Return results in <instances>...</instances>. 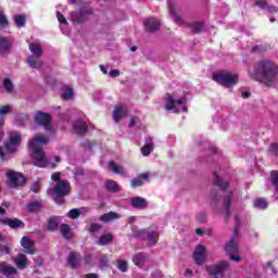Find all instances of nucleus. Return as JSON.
<instances>
[{
  "label": "nucleus",
  "instance_id": "473e14b6",
  "mask_svg": "<svg viewBox=\"0 0 278 278\" xmlns=\"http://www.w3.org/2000/svg\"><path fill=\"white\" fill-rule=\"evenodd\" d=\"M148 238V245L155 247L157 244V240H160V232L152 231L147 235Z\"/></svg>",
  "mask_w": 278,
  "mask_h": 278
},
{
  "label": "nucleus",
  "instance_id": "37998d69",
  "mask_svg": "<svg viewBox=\"0 0 278 278\" xmlns=\"http://www.w3.org/2000/svg\"><path fill=\"white\" fill-rule=\"evenodd\" d=\"M11 247H12V243L7 242V241H4V243H0V253L2 255H9Z\"/></svg>",
  "mask_w": 278,
  "mask_h": 278
},
{
  "label": "nucleus",
  "instance_id": "aec40b11",
  "mask_svg": "<svg viewBox=\"0 0 278 278\" xmlns=\"http://www.w3.org/2000/svg\"><path fill=\"white\" fill-rule=\"evenodd\" d=\"M73 131L77 134V136H84V134L88 131V125L84 121H76L73 124Z\"/></svg>",
  "mask_w": 278,
  "mask_h": 278
},
{
  "label": "nucleus",
  "instance_id": "c03bdc74",
  "mask_svg": "<svg viewBox=\"0 0 278 278\" xmlns=\"http://www.w3.org/2000/svg\"><path fill=\"white\" fill-rule=\"evenodd\" d=\"M214 182L218 186V188H220V190H227V187L229 186V182L224 181L218 176H215Z\"/></svg>",
  "mask_w": 278,
  "mask_h": 278
},
{
  "label": "nucleus",
  "instance_id": "58836bf2",
  "mask_svg": "<svg viewBox=\"0 0 278 278\" xmlns=\"http://www.w3.org/2000/svg\"><path fill=\"white\" fill-rule=\"evenodd\" d=\"M14 23L16 27H25L26 17L23 14H17L14 16Z\"/></svg>",
  "mask_w": 278,
  "mask_h": 278
},
{
  "label": "nucleus",
  "instance_id": "8fccbe9b",
  "mask_svg": "<svg viewBox=\"0 0 278 278\" xmlns=\"http://www.w3.org/2000/svg\"><path fill=\"white\" fill-rule=\"evenodd\" d=\"M74 177L75 179H79V177H84V175H86V170L84 169V167H76L74 170Z\"/></svg>",
  "mask_w": 278,
  "mask_h": 278
},
{
  "label": "nucleus",
  "instance_id": "0eeeda50",
  "mask_svg": "<svg viewBox=\"0 0 278 278\" xmlns=\"http://www.w3.org/2000/svg\"><path fill=\"white\" fill-rule=\"evenodd\" d=\"M240 227L236 226L230 240L224 245V251L228 255H236L238 253V245L240 244Z\"/></svg>",
  "mask_w": 278,
  "mask_h": 278
},
{
  "label": "nucleus",
  "instance_id": "13d9d810",
  "mask_svg": "<svg viewBox=\"0 0 278 278\" xmlns=\"http://www.w3.org/2000/svg\"><path fill=\"white\" fill-rule=\"evenodd\" d=\"M0 27H8V17L0 12Z\"/></svg>",
  "mask_w": 278,
  "mask_h": 278
},
{
  "label": "nucleus",
  "instance_id": "49530a36",
  "mask_svg": "<svg viewBox=\"0 0 278 278\" xmlns=\"http://www.w3.org/2000/svg\"><path fill=\"white\" fill-rule=\"evenodd\" d=\"M270 181H271L275 190H278V172L277 170H273L270 173Z\"/></svg>",
  "mask_w": 278,
  "mask_h": 278
},
{
  "label": "nucleus",
  "instance_id": "69168bd1",
  "mask_svg": "<svg viewBox=\"0 0 278 278\" xmlns=\"http://www.w3.org/2000/svg\"><path fill=\"white\" fill-rule=\"evenodd\" d=\"M229 257L232 262H242V256H236L233 254H229Z\"/></svg>",
  "mask_w": 278,
  "mask_h": 278
},
{
  "label": "nucleus",
  "instance_id": "c9c22d12",
  "mask_svg": "<svg viewBox=\"0 0 278 278\" xmlns=\"http://www.w3.org/2000/svg\"><path fill=\"white\" fill-rule=\"evenodd\" d=\"M233 197V193L229 192L224 197V206L226 211V218H229V207L231 205V199Z\"/></svg>",
  "mask_w": 278,
  "mask_h": 278
},
{
  "label": "nucleus",
  "instance_id": "e433bc0d",
  "mask_svg": "<svg viewBox=\"0 0 278 278\" xmlns=\"http://www.w3.org/2000/svg\"><path fill=\"white\" fill-rule=\"evenodd\" d=\"M128 127L130 129L135 128V129H141L142 128V122L140 121V117L138 116H132L130 118V122L128 124Z\"/></svg>",
  "mask_w": 278,
  "mask_h": 278
},
{
  "label": "nucleus",
  "instance_id": "f8f14e48",
  "mask_svg": "<svg viewBox=\"0 0 278 278\" xmlns=\"http://www.w3.org/2000/svg\"><path fill=\"white\" fill-rule=\"evenodd\" d=\"M127 114H129V110L127 109V105L117 104L113 110V121H115V123H121V121H123V118H125Z\"/></svg>",
  "mask_w": 278,
  "mask_h": 278
},
{
  "label": "nucleus",
  "instance_id": "393cba45",
  "mask_svg": "<svg viewBox=\"0 0 278 278\" xmlns=\"http://www.w3.org/2000/svg\"><path fill=\"white\" fill-rule=\"evenodd\" d=\"M130 204L132 205V207H136L137 210H147V200L144 198H131L130 199Z\"/></svg>",
  "mask_w": 278,
  "mask_h": 278
},
{
  "label": "nucleus",
  "instance_id": "bb28decb",
  "mask_svg": "<svg viewBox=\"0 0 278 278\" xmlns=\"http://www.w3.org/2000/svg\"><path fill=\"white\" fill-rule=\"evenodd\" d=\"M118 218H121V215L116 212L105 213L100 216V220H102V223H112V220H118Z\"/></svg>",
  "mask_w": 278,
  "mask_h": 278
},
{
  "label": "nucleus",
  "instance_id": "bf43d9fd",
  "mask_svg": "<svg viewBox=\"0 0 278 278\" xmlns=\"http://www.w3.org/2000/svg\"><path fill=\"white\" fill-rule=\"evenodd\" d=\"M9 140H21V132H16V131L10 132Z\"/></svg>",
  "mask_w": 278,
  "mask_h": 278
},
{
  "label": "nucleus",
  "instance_id": "0e129e2a",
  "mask_svg": "<svg viewBox=\"0 0 278 278\" xmlns=\"http://www.w3.org/2000/svg\"><path fill=\"white\" fill-rule=\"evenodd\" d=\"M109 75H110V77H118V75H121V71H118V70H111L109 72Z\"/></svg>",
  "mask_w": 278,
  "mask_h": 278
},
{
  "label": "nucleus",
  "instance_id": "f257e3e1",
  "mask_svg": "<svg viewBox=\"0 0 278 278\" xmlns=\"http://www.w3.org/2000/svg\"><path fill=\"white\" fill-rule=\"evenodd\" d=\"M252 79H257L265 86H275L277 84L278 66L271 61L258 62L253 71H249Z\"/></svg>",
  "mask_w": 278,
  "mask_h": 278
},
{
  "label": "nucleus",
  "instance_id": "7c9ffc66",
  "mask_svg": "<svg viewBox=\"0 0 278 278\" xmlns=\"http://www.w3.org/2000/svg\"><path fill=\"white\" fill-rule=\"evenodd\" d=\"M108 192L114 193V192H121V187L118 184L112 179H109L104 184Z\"/></svg>",
  "mask_w": 278,
  "mask_h": 278
},
{
  "label": "nucleus",
  "instance_id": "2f4dec72",
  "mask_svg": "<svg viewBox=\"0 0 278 278\" xmlns=\"http://www.w3.org/2000/svg\"><path fill=\"white\" fill-rule=\"evenodd\" d=\"M60 231H61V236L65 240H71L73 238V231H71V226H68L67 224H62L60 226Z\"/></svg>",
  "mask_w": 278,
  "mask_h": 278
},
{
  "label": "nucleus",
  "instance_id": "a18cd8bd",
  "mask_svg": "<svg viewBox=\"0 0 278 278\" xmlns=\"http://www.w3.org/2000/svg\"><path fill=\"white\" fill-rule=\"evenodd\" d=\"M58 229V219L50 217L48 220V231H55Z\"/></svg>",
  "mask_w": 278,
  "mask_h": 278
},
{
  "label": "nucleus",
  "instance_id": "680f3d73",
  "mask_svg": "<svg viewBox=\"0 0 278 278\" xmlns=\"http://www.w3.org/2000/svg\"><path fill=\"white\" fill-rule=\"evenodd\" d=\"M199 223H206L207 222V214L206 213H201L198 217Z\"/></svg>",
  "mask_w": 278,
  "mask_h": 278
},
{
  "label": "nucleus",
  "instance_id": "e2e57ef3",
  "mask_svg": "<svg viewBox=\"0 0 278 278\" xmlns=\"http://www.w3.org/2000/svg\"><path fill=\"white\" fill-rule=\"evenodd\" d=\"M83 147L85 149V151H90L92 149V141H86L83 143Z\"/></svg>",
  "mask_w": 278,
  "mask_h": 278
},
{
  "label": "nucleus",
  "instance_id": "412c9836",
  "mask_svg": "<svg viewBox=\"0 0 278 278\" xmlns=\"http://www.w3.org/2000/svg\"><path fill=\"white\" fill-rule=\"evenodd\" d=\"M161 23L155 17H150L144 21V27L147 31H157L160 29Z\"/></svg>",
  "mask_w": 278,
  "mask_h": 278
},
{
  "label": "nucleus",
  "instance_id": "b1692460",
  "mask_svg": "<svg viewBox=\"0 0 278 278\" xmlns=\"http://www.w3.org/2000/svg\"><path fill=\"white\" fill-rule=\"evenodd\" d=\"M56 18H58L59 23L61 24V31H63V34H65V36H68V34H71V31L68 30V22H66V17L64 16V14H62L60 11H58Z\"/></svg>",
  "mask_w": 278,
  "mask_h": 278
},
{
  "label": "nucleus",
  "instance_id": "de8ad7c7",
  "mask_svg": "<svg viewBox=\"0 0 278 278\" xmlns=\"http://www.w3.org/2000/svg\"><path fill=\"white\" fill-rule=\"evenodd\" d=\"M11 112H12V105L7 104V105L0 106V117L1 118H2V116L10 114Z\"/></svg>",
  "mask_w": 278,
  "mask_h": 278
},
{
  "label": "nucleus",
  "instance_id": "a19ab883",
  "mask_svg": "<svg viewBox=\"0 0 278 278\" xmlns=\"http://www.w3.org/2000/svg\"><path fill=\"white\" fill-rule=\"evenodd\" d=\"M254 207H258L260 210H266L268 207V202H266V199L260 198L255 200Z\"/></svg>",
  "mask_w": 278,
  "mask_h": 278
},
{
  "label": "nucleus",
  "instance_id": "20e7f679",
  "mask_svg": "<svg viewBox=\"0 0 278 278\" xmlns=\"http://www.w3.org/2000/svg\"><path fill=\"white\" fill-rule=\"evenodd\" d=\"M29 51L31 55L27 58V64L30 68H42V60H40L42 55V45H40V41L29 43Z\"/></svg>",
  "mask_w": 278,
  "mask_h": 278
},
{
  "label": "nucleus",
  "instance_id": "338daca9",
  "mask_svg": "<svg viewBox=\"0 0 278 278\" xmlns=\"http://www.w3.org/2000/svg\"><path fill=\"white\" fill-rule=\"evenodd\" d=\"M84 278H99V275L97 274H87L84 276Z\"/></svg>",
  "mask_w": 278,
  "mask_h": 278
},
{
  "label": "nucleus",
  "instance_id": "4c0bfd02",
  "mask_svg": "<svg viewBox=\"0 0 278 278\" xmlns=\"http://www.w3.org/2000/svg\"><path fill=\"white\" fill-rule=\"evenodd\" d=\"M142 179H149V174H140L139 177L131 180V188L142 186Z\"/></svg>",
  "mask_w": 278,
  "mask_h": 278
},
{
  "label": "nucleus",
  "instance_id": "39448f33",
  "mask_svg": "<svg viewBox=\"0 0 278 278\" xmlns=\"http://www.w3.org/2000/svg\"><path fill=\"white\" fill-rule=\"evenodd\" d=\"M213 81H216L226 88H231V86L238 84V74L231 72H217L213 74Z\"/></svg>",
  "mask_w": 278,
  "mask_h": 278
},
{
  "label": "nucleus",
  "instance_id": "5fc2aeb1",
  "mask_svg": "<svg viewBox=\"0 0 278 278\" xmlns=\"http://www.w3.org/2000/svg\"><path fill=\"white\" fill-rule=\"evenodd\" d=\"M31 192L38 194L40 192V180L35 181L30 187Z\"/></svg>",
  "mask_w": 278,
  "mask_h": 278
},
{
  "label": "nucleus",
  "instance_id": "4d7b16f0",
  "mask_svg": "<svg viewBox=\"0 0 278 278\" xmlns=\"http://www.w3.org/2000/svg\"><path fill=\"white\" fill-rule=\"evenodd\" d=\"M99 262H100V267H101V268L108 267V264H109L108 256L101 255V256L99 257Z\"/></svg>",
  "mask_w": 278,
  "mask_h": 278
},
{
  "label": "nucleus",
  "instance_id": "052dcab7",
  "mask_svg": "<svg viewBox=\"0 0 278 278\" xmlns=\"http://www.w3.org/2000/svg\"><path fill=\"white\" fill-rule=\"evenodd\" d=\"M60 177H62V173H53L51 175L52 181H55L56 184H58V181H63L62 179H60Z\"/></svg>",
  "mask_w": 278,
  "mask_h": 278
},
{
  "label": "nucleus",
  "instance_id": "a878e982",
  "mask_svg": "<svg viewBox=\"0 0 278 278\" xmlns=\"http://www.w3.org/2000/svg\"><path fill=\"white\" fill-rule=\"evenodd\" d=\"M14 264H16V266H17V268H20V270H23L24 268L27 267V255L18 254L14 258Z\"/></svg>",
  "mask_w": 278,
  "mask_h": 278
},
{
  "label": "nucleus",
  "instance_id": "774afa93",
  "mask_svg": "<svg viewBox=\"0 0 278 278\" xmlns=\"http://www.w3.org/2000/svg\"><path fill=\"white\" fill-rule=\"evenodd\" d=\"M197 236H203L204 231L201 228L195 229Z\"/></svg>",
  "mask_w": 278,
  "mask_h": 278
},
{
  "label": "nucleus",
  "instance_id": "a211bd4d",
  "mask_svg": "<svg viewBox=\"0 0 278 278\" xmlns=\"http://www.w3.org/2000/svg\"><path fill=\"white\" fill-rule=\"evenodd\" d=\"M67 265L71 268H79V266H81V255L75 252H71L67 257Z\"/></svg>",
  "mask_w": 278,
  "mask_h": 278
},
{
  "label": "nucleus",
  "instance_id": "3c124183",
  "mask_svg": "<svg viewBox=\"0 0 278 278\" xmlns=\"http://www.w3.org/2000/svg\"><path fill=\"white\" fill-rule=\"evenodd\" d=\"M67 215L70 216V218L77 219L79 218V216H81V211H79L78 208H73L68 212Z\"/></svg>",
  "mask_w": 278,
  "mask_h": 278
},
{
  "label": "nucleus",
  "instance_id": "72a5a7b5",
  "mask_svg": "<svg viewBox=\"0 0 278 278\" xmlns=\"http://www.w3.org/2000/svg\"><path fill=\"white\" fill-rule=\"evenodd\" d=\"M153 147L154 146L152 140L146 141V143L141 148L142 155H144V157H149V155H151V152L153 151Z\"/></svg>",
  "mask_w": 278,
  "mask_h": 278
},
{
  "label": "nucleus",
  "instance_id": "f03ea898",
  "mask_svg": "<svg viewBox=\"0 0 278 278\" xmlns=\"http://www.w3.org/2000/svg\"><path fill=\"white\" fill-rule=\"evenodd\" d=\"M46 144H49V141L47 140L29 141L28 151L30 153L33 164L35 166H38V168H47V166H50V168H55L56 166L55 163H49V160H47V155L42 150V147H46Z\"/></svg>",
  "mask_w": 278,
  "mask_h": 278
},
{
  "label": "nucleus",
  "instance_id": "4be33fe9",
  "mask_svg": "<svg viewBox=\"0 0 278 278\" xmlns=\"http://www.w3.org/2000/svg\"><path fill=\"white\" fill-rule=\"evenodd\" d=\"M34 244H36V243L27 237H23L21 239V245L23 247V249H25V251H26V253H28V255H34V253H36V251H34Z\"/></svg>",
  "mask_w": 278,
  "mask_h": 278
},
{
  "label": "nucleus",
  "instance_id": "f3484780",
  "mask_svg": "<svg viewBox=\"0 0 278 278\" xmlns=\"http://www.w3.org/2000/svg\"><path fill=\"white\" fill-rule=\"evenodd\" d=\"M254 5H257V8H261V10H265V12H268V14H277L278 8L275 5L268 4L266 0H256L254 2Z\"/></svg>",
  "mask_w": 278,
  "mask_h": 278
},
{
  "label": "nucleus",
  "instance_id": "79ce46f5",
  "mask_svg": "<svg viewBox=\"0 0 278 278\" xmlns=\"http://www.w3.org/2000/svg\"><path fill=\"white\" fill-rule=\"evenodd\" d=\"M117 268L121 273H127L129 270V264H127V261L117 260Z\"/></svg>",
  "mask_w": 278,
  "mask_h": 278
},
{
  "label": "nucleus",
  "instance_id": "4468645a",
  "mask_svg": "<svg viewBox=\"0 0 278 278\" xmlns=\"http://www.w3.org/2000/svg\"><path fill=\"white\" fill-rule=\"evenodd\" d=\"M35 123L41 127L48 128L51 123V115L39 111L35 114Z\"/></svg>",
  "mask_w": 278,
  "mask_h": 278
},
{
  "label": "nucleus",
  "instance_id": "864d4df0",
  "mask_svg": "<svg viewBox=\"0 0 278 278\" xmlns=\"http://www.w3.org/2000/svg\"><path fill=\"white\" fill-rule=\"evenodd\" d=\"M191 28L195 34H199L203 29V23L197 22L191 25Z\"/></svg>",
  "mask_w": 278,
  "mask_h": 278
},
{
  "label": "nucleus",
  "instance_id": "7ed1b4c3",
  "mask_svg": "<svg viewBox=\"0 0 278 278\" xmlns=\"http://www.w3.org/2000/svg\"><path fill=\"white\" fill-rule=\"evenodd\" d=\"M47 193L52 197L58 205H63L64 197L71 194V182L67 180H59L54 187L48 189Z\"/></svg>",
  "mask_w": 278,
  "mask_h": 278
},
{
  "label": "nucleus",
  "instance_id": "6ab92c4d",
  "mask_svg": "<svg viewBox=\"0 0 278 278\" xmlns=\"http://www.w3.org/2000/svg\"><path fill=\"white\" fill-rule=\"evenodd\" d=\"M12 49V39L0 37V55H5V53H10Z\"/></svg>",
  "mask_w": 278,
  "mask_h": 278
},
{
  "label": "nucleus",
  "instance_id": "6e6552de",
  "mask_svg": "<svg viewBox=\"0 0 278 278\" xmlns=\"http://www.w3.org/2000/svg\"><path fill=\"white\" fill-rule=\"evenodd\" d=\"M17 147H21V140H10L7 142L5 148L0 147L1 162H8V159L16 151Z\"/></svg>",
  "mask_w": 278,
  "mask_h": 278
},
{
  "label": "nucleus",
  "instance_id": "c85d7f7f",
  "mask_svg": "<svg viewBox=\"0 0 278 278\" xmlns=\"http://www.w3.org/2000/svg\"><path fill=\"white\" fill-rule=\"evenodd\" d=\"M109 168L115 175H125V167H123V165L116 164L114 161L109 162Z\"/></svg>",
  "mask_w": 278,
  "mask_h": 278
},
{
  "label": "nucleus",
  "instance_id": "09e8293b",
  "mask_svg": "<svg viewBox=\"0 0 278 278\" xmlns=\"http://www.w3.org/2000/svg\"><path fill=\"white\" fill-rule=\"evenodd\" d=\"M62 99H64V101H71V99H73V89H65L62 93Z\"/></svg>",
  "mask_w": 278,
  "mask_h": 278
},
{
  "label": "nucleus",
  "instance_id": "ea45409f",
  "mask_svg": "<svg viewBox=\"0 0 278 278\" xmlns=\"http://www.w3.org/2000/svg\"><path fill=\"white\" fill-rule=\"evenodd\" d=\"M102 227L103 226L101 224H91L88 227V231H89V233H91V236H97V233H99V231H101Z\"/></svg>",
  "mask_w": 278,
  "mask_h": 278
},
{
  "label": "nucleus",
  "instance_id": "c756f323",
  "mask_svg": "<svg viewBox=\"0 0 278 278\" xmlns=\"http://www.w3.org/2000/svg\"><path fill=\"white\" fill-rule=\"evenodd\" d=\"M114 236H112V233L102 235L97 241V244H99V247H105L108 244H112Z\"/></svg>",
  "mask_w": 278,
  "mask_h": 278
},
{
  "label": "nucleus",
  "instance_id": "6e6d98bb",
  "mask_svg": "<svg viewBox=\"0 0 278 278\" xmlns=\"http://www.w3.org/2000/svg\"><path fill=\"white\" fill-rule=\"evenodd\" d=\"M268 151H269V153H271V155H277V153H278V143L277 142L270 143Z\"/></svg>",
  "mask_w": 278,
  "mask_h": 278
},
{
  "label": "nucleus",
  "instance_id": "5701e85b",
  "mask_svg": "<svg viewBox=\"0 0 278 278\" xmlns=\"http://www.w3.org/2000/svg\"><path fill=\"white\" fill-rule=\"evenodd\" d=\"M0 273L4 275V277H12L16 275L18 270L15 267L8 265L5 262L0 263Z\"/></svg>",
  "mask_w": 278,
  "mask_h": 278
},
{
  "label": "nucleus",
  "instance_id": "f704fd0d",
  "mask_svg": "<svg viewBox=\"0 0 278 278\" xmlns=\"http://www.w3.org/2000/svg\"><path fill=\"white\" fill-rule=\"evenodd\" d=\"M169 14L178 25H184V23H186L179 15H177V9L173 4L169 5Z\"/></svg>",
  "mask_w": 278,
  "mask_h": 278
},
{
  "label": "nucleus",
  "instance_id": "dca6fc26",
  "mask_svg": "<svg viewBox=\"0 0 278 278\" xmlns=\"http://www.w3.org/2000/svg\"><path fill=\"white\" fill-rule=\"evenodd\" d=\"M0 223H2V225H8L9 227H11V229H18L20 227H25V224L18 218L12 219L10 217H1Z\"/></svg>",
  "mask_w": 278,
  "mask_h": 278
},
{
  "label": "nucleus",
  "instance_id": "1a4fd4ad",
  "mask_svg": "<svg viewBox=\"0 0 278 278\" xmlns=\"http://www.w3.org/2000/svg\"><path fill=\"white\" fill-rule=\"evenodd\" d=\"M70 16L75 25H81V23H86L92 16V8H84L80 12H72Z\"/></svg>",
  "mask_w": 278,
  "mask_h": 278
},
{
  "label": "nucleus",
  "instance_id": "9d476101",
  "mask_svg": "<svg viewBox=\"0 0 278 278\" xmlns=\"http://www.w3.org/2000/svg\"><path fill=\"white\" fill-rule=\"evenodd\" d=\"M9 180H8V187L9 188H22V186H25L26 179L25 176H23L18 172H9L8 174Z\"/></svg>",
  "mask_w": 278,
  "mask_h": 278
},
{
  "label": "nucleus",
  "instance_id": "cd10ccee",
  "mask_svg": "<svg viewBox=\"0 0 278 278\" xmlns=\"http://www.w3.org/2000/svg\"><path fill=\"white\" fill-rule=\"evenodd\" d=\"M45 207L42 201H33L27 204V211L31 213L40 212Z\"/></svg>",
  "mask_w": 278,
  "mask_h": 278
},
{
  "label": "nucleus",
  "instance_id": "603ef678",
  "mask_svg": "<svg viewBox=\"0 0 278 278\" xmlns=\"http://www.w3.org/2000/svg\"><path fill=\"white\" fill-rule=\"evenodd\" d=\"M3 86L7 92H12V90H14V85L12 84V80H10L9 78L4 79Z\"/></svg>",
  "mask_w": 278,
  "mask_h": 278
},
{
  "label": "nucleus",
  "instance_id": "ddd939ff",
  "mask_svg": "<svg viewBox=\"0 0 278 278\" xmlns=\"http://www.w3.org/2000/svg\"><path fill=\"white\" fill-rule=\"evenodd\" d=\"M226 268H229V264L227 262H222L213 267H207V274L212 277H223Z\"/></svg>",
  "mask_w": 278,
  "mask_h": 278
},
{
  "label": "nucleus",
  "instance_id": "423d86ee",
  "mask_svg": "<svg viewBox=\"0 0 278 278\" xmlns=\"http://www.w3.org/2000/svg\"><path fill=\"white\" fill-rule=\"evenodd\" d=\"M188 100L185 97L174 100L173 96L167 94L165 110H173L174 114H179V112H188V108L186 106Z\"/></svg>",
  "mask_w": 278,
  "mask_h": 278
},
{
  "label": "nucleus",
  "instance_id": "9b49d317",
  "mask_svg": "<svg viewBox=\"0 0 278 278\" xmlns=\"http://www.w3.org/2000/svg\"><path fill=\"white\" fill-rule=\"evenodd\" d=\"M193 260L198 266H203L207 262V249L203 244H199L193 252Z\"/></svg>",
  "mask_w": 278,
  "mask_h": 278
},
{
  "label": "nucleus",
  "instance_id": "2eb2a0df",
  "mask_svg": "<svg viewBox=\"0 0 278 278\" xmlns=\"http://www.w3.org/2000/svg\"><path fill=\"white\" fill-rule=\"evenodd\" d=\"M147 262H149L148 253L139 252L132 255V264L138 268H144V266H147Z\"/></svg>",
  "mask_w": 278,
  "mask_h": 278
}]
</instances>
